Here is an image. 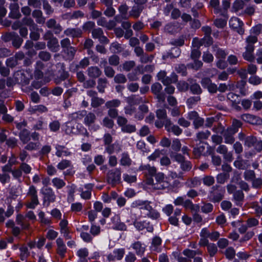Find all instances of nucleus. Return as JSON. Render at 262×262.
<instances>
[{
    "label": "nucleus",
    "instance_id": "f704fd0d",
    "mask_svg": "<svg viewBox=\"0 0 262 262\" xmlns=\"http://www.w3.org/2000/svg\"><path fill=\"white\" fill-rule=\"evenodd\" d=\"M40 145L41 144L39 141L30 142L25 147V149L29 151L36 150L39 148Z\"/></svg>",
    "mask_w": 262,
    "mask_h": 262
},
{
    "label": "nucleus",
    "instance_id": "20e7f679",
    "mask_svg": "<svg viewBox=\"0 0 262 262\" xmlns=\"http://www.w3.org/2000/svg\"><path fill=\"white\" fill-rule=\"evenodd\" d=\"M121 171L120 168H116L110 170L107 173V182L111 184L119 183L121 180Z\"/></svg>",
    "mask_w": 262,
    "mask_h": 262
},
{
    "label": "nucleus",
    "instance_id": "0e129e2a",
    "mask_svg": "<svg viewBox=\"0 0 262 262\" xmlns=\"http://www.w3.org/2000/svg\"><path fill=\"white\" fill-rule=\"evenodd\" d=\"M121 130L124 133H132L136 131V126L133 124H126L121 128Z\"/></svg>",
    "mask_w": 262,
    "mask_h": 262
},
{
    "label": "nucleus",
    "instance_id": "052dcab7",
    "mask_svg": "<svg viewBox=\"0 0 262 262\" xmlns=\"http://www.w3.org/2000/svg\"><path fill=\"white\" fill-rule=\"evenodd\" d=\"M205 38L199 39L198 38H194L192 41V46L195 48L199 49V48L204 43Z\"/></svg>",
    "mask_w": 262,
    "mask_h": 262
},
{
    "label": "nucleus",
    "instance_id": "37998d69",
    "mask_svg": "<svg viewBox=\"0 0 262 262\" xmlns=\"http://www.w3.org/2000/svg\"><path fill=\"white\" fill-rule=\"evenodd\" d=\"M113 253L117 260H120L125 254V250L123 248L116 249L114 250Z\"/></svg>",
    "mask_w": 262,
    "mask_h": 262
},
{
    "label": "nucleus",
    "instance_id": "b1692460",
    "mask_svg": "<svg viewBox=\"0 0 262 262\" xmlns=\"http://www.w3.org/2000/svg\"><path fill=\"white\" fill-rule=\"evenodd\" d=\"M77 124L74 123L73 122L68 121L66 123L65 132L67 134H76L77 133Z\"/></svg>",
    "mask_w": 262,
    "mask_h": 262
},
{
    "label": "nucleus",
    "instance_id": "2f4dec72",
    "mask_svg": "<svg viewBox=\"0 0 262 262\" xmlns=\"http://www.w3.org/2000/svg\"><path fill=\"white\" fill-rule=\"evenodd\" d=\"M19 138L21 141L25 144L30 140V134L27 129H23L19 133Z\"/></svg>",
    "mask_w": 262,
    "mask_h": 262
},
{
    "label": "nucleus",
    "instance_id": "9b49d317",
    "mask_svg": "<svg viewBox=\"0 0 262 262\" xmlns=\"http://www.w3.org/2000/svg\"><path fill=\"white\" fill-rule=\"evenodd\" d=\"M133 225L135 228L139 231L146 229L148 232H151L154 230L152 226L150 224L149 222L146 221L141 222L135 220L133 222Z\"/></svg>",
    "mask_w": 262,
    "mask_h": 262
},
{
    "label": "nucleus",
    "instance_id": "3c124183",
    "mask_svg": "<svg viewBox=\"0 0 262 262\" xmlns=\"http://www.w3.org/2000/svg\"><path fill=\"white\" fill-rule=\"evenodd\" d=\"M102 124L103 126L108 128H112L114 126V122L112 119L107 117H105L102 120Z\"/></svg>",
    "mask_w": 262,
    "mask_h": 262
},
{
    "label": "nucleus",
    "instance_id": "f3484780",
    "mask_svg": "<svg viewBox=\"0 0 262 262\" xmlns=\"http://www.w3.org/2000/svg\"><path fill=\"white\" fill-rule=\"evenodd\" d=\"M48 28L53 29L55 34H59L62 29L59 24L57 23L56 21L53 18L50 19L46 23Z\"/></svg>",
    "mask_w": 262,
    "mask_h": 262
},
{
    "label": "nucleus",
    "instance_id": "49530a36",
    "mask_svg": "<svg viewBox=\"0 0 262 262\" xmlns=\"http://www.w3.org/2000/svg\"><path fill=\"white\" fill-rule=\"evenodd\" d=\"M210 135V132L209 130L200 132L196 134L197 140L202 141L207 139Z\"/></svg>",
    "mask_w": 262,
    "mask_h": 262
},
{
    "label": "nucleus",
    "instance_id": "a19ab883",
    "mask_svg": "<svg viewBox=\"0 0 262 262\" xmlns=\"http://www.w3.org/2000/svg\"><path fill=\"white\" fill-rule=\"evenodd\" d=\"M52 182L53 186L57 189H60L66 185V183L64 181L58 178H55L53 179Z\"/></svg>",
    "mask_w": 262,
    "mask_h": 262
},
{
    "label": "nucleus",
    "instance_id": "7ed1b4c3",
    "mask_svg": "<svg viewBox=\"0 0 262 262\" xmlns=\"http://www.w3.org/2000/svg\"><path fill=\"white\" fill-rule=\"evenodd\" d=\"M43 195V204L47 207L49 206L50 203L54 202L55 200L56 195L51 188L45 187L41 190Z\"/></svg>",
    "mask_w": 262,
    "mask_h": 262
},
{
    "label": "nucleus",
    "instance_id": "e433bc0d",
    "mask_svg": "<svg viewBox=\"0 0 262 262\" xmlns=\"http://www.w3.org/2000/svg\"><path fill=\"white\" fill-rule=\"evenodd\" d=\"M121 101L120 100L115 99L107 101L105 103V106L107 108H115L120 106Z\"/></svg>",
    "mask_w": 262,
    "mask_h": 262
},
{
    "label": "nucleus",
    "instance_id": "bf43d9fd",
    "mask_svg": "<svg viewBox=\"0 0 262 262\" xmlns=\"http://www.w3.org/2000/svg\"><path fill=\"white\" fill-rule=\"evenodd\" d=\"M60 124L57 120H54L50 122L49 124V128L50 130L54 132L58 131L60 128Z\"/></svg>",
    "mask_w": 262,
    "mask_h": 262
},
{
    "label": "nucleus",
    "instance_id": "ea45409f",
    "mask_svg": "<svg viewBox=\"0 0 262 262\" xmlns=\"http://www.w3.org/2000/svg\"><path fill=\"white\" fill-rule=\"evenodd\" d=\"M156 116L159 120H164L165 124L166 120H169L167 118L166 111L165 109L158 110L156 112Z\"/></svg>",
    "mask_w": 262,
    "mask_h": 262
},
{
    "label": "nucleus",
    "instance_id": "864d4df0",
    "mask_svg": "<svg viewBox=\"0 0 262 262\" xmlns=\"http://www.w3.org/2000/svg\"><path fill=\"white\" fill-rule=\"evenodd\" d=\"M19 168L22 172H24L25 174H26L31 173V171L32 170L31 167L29 164L25 162H22L20 164Z\"/></svg>",
    "mask_w": 262,
    "mask_h": 262
},
{
    "label": "nucleus",
    "instance_id": "a878e982",
    "mask_svg": "<svg viewBox=\"0 0 262 262\" xmlns=\"http://www.w3.org/2000/svg\"><path fill=\"white\" fill-rule=\"evenodd\" d=\"M139 169L141 170H146V173H148L149 176H155L157 173V169L154 166H151L149 164L141 165L139 167Z\"/></svg>",
    "mask_w": 262,
    "mask_h": 262
},
{
    "label": "nucleus",
    "instance_id": "423d86ee",
    "mask_svg": "<svg viewBox=\"0 0 262 262\" xmlns=\"http://www.w3.org/2000/svg\"><path fill=\"white\" fill-rule=\"evenodd\" d=\"M164 246L162 245V239L159 236L154 237L151 241L149 249L151 253L157 254L162 252Z\"/></svg>",
    "mask_w": 262,
    "mask_h": 262
},
{
    "label": "nucleus",
    "instance_id": "5fc2aeb1",
    "mask_svg": "<svg viewBox=\"0 0 262 262\" xmlns=\"http://www.w3.org/2000/svg\"><path fill=\"white\" fill-rule=\"evenodd\" d=\"M71 162L68 160H62L57 165V168L60 170H63L71 166Z\"/></svg>",
    "mask_w": 262,
    "mask_h": 262
},
{
    "label": "nucleus",
    "instance_id": "69168bd1",
    "mask_svg": "<svg viewBox=\"0 0 262 262\" xmlns=\"http://www.w3.org/2000/svg\"><path fill=\"white\" fill-rule=\"evenodd\" d=\"M83 205L81 203L76 202L71 204V210L74 212H79L82 210Z\"/></svg>",
    "mask_w": 262,
    "mask_h": 262
},
{
    "label": "nucleus",
    "instance_id": "de8ad7c7",
    "mask_svg": "<svg viewBox=\"0 0 262 262\" xmlns=\"http://www.w3.org/2000/svg\"><path fill=\"white\" fill-rule=\"evenodd\" d=\"M142 102H143V100L141 97H136L135 96L129 97L127 100L128 104L132 105L138 104Z\"/></svg>",
    "mask_w": 262,
    "mask_h": 262
},
{
    "label": "nucleus",
    "instance_id": "9d476101",
    "mask_svg": "<svg viewBox=\"0 0 262 262\" xmlns=\"http://www.w3.org/2000/svg\"><path fill=\"white\" fill-rule=\"evenodd\" d=\"M243 25V22L236 17H232L229 20L230 27L240 34L244 33V30L242 28Z\"/></svg>",
    "mask_w": 262,
    "mask_h": 262
},
{
    "label": "nucleus",
    "instance_id": "0eeeda50",
    "mask_svg": "<svg viewBox=\"0 0 262 262\" xmlns=\"http://www.w3.org/2000/svg\"><path fill=\"white\" fill-rule=\"evenodd\" d=\"M13 77L16 79L18 83L27 84L31 78V75L27 71H18L14 74Z\"/></svg>",
    "mask_w": 262,
    "mask_h": 262
},
{
    "label": "nucleus",
    "instance_id": "a18cd8bd",
    "mask_svg": "<svg viewBox=\"0 0 262 262\" xmlns=\"http://www.w3.org/2000/svg\"><path fill=\"white\" fill-rule=\"evenodd\" d=\"M104 102L105 101L103 99L97 97L92 98L91 105L93 107L96 108L103 104Z\"/></svg>",
    "mask_w": 262,
    "mask_h": 262
},
{
    "label": "nucleus",
    "instance_id": "f8f14e48",
    "mask_svg": "<svg viewBox=\"0 0 262 262\" xmlns=\"http://www.w3.org/2000/svg\"><path fill=\"white\" fill-rule=\"evenodd\" d=\"M236 133V130H232L229 128L225 130L223 134V136L225 140V143L228 144H233L235 141L233 136Z\"/></svg>",
    "mask_w": 262,
    "mask_h": 262
},
{
    "label": "nucleus",
    "instance_id": "4c0bfd02",
    "mask_svg": "<svg viewBox=\"0 0 262 262\" xmlns=\"http://www.w3.org/2000/svg\"><path fill=\"white\" fill-rule=\"evenodd\" d=\"M132 160L127 152H123L122 154L120 159V164L123 166H129L131 164Z\"/></svg>",
    "mask_w": 262,
    "mask_h": 262
},
{
    "label": "nucleus",
    "instance_id": "4468645a",
    "mask_svg": "<svg viewBox=\"0 0 262 262\" xmlns=\"http://www.w3.org/2000/svg\"><path fill=\"white\" fill-rule=\"evenodd\" d=\"M165 127L167 132H171L176 136L182 133V129L177 125H173L170 120H166Z\"/></svg>",
    "mask_w": 262,
    "mask_h": 262
},
{
    "label": "nucleus",
    "instance_id": "72a5a7b5",
    "mask_svg": "<svg viewBox=\"0 0 262 262\" xmlns=\"http://www.w3.org/2000/svg\"><path fill=\"white\" fill-rule=\"evenodd\" d=\"M178 27L177 25L173 23H168L164 27V31L168 33L173 34L177 32Z\"/></svg>",
    "mask_w": 262,
    "mask_h": 262
},
{
    "label": "nucleus",
    "instance_id": "4be33fe9",
    "mask_svg": "<svg viewBox=\"0 0 262 262\" xmlns=\"http://www.w3.org/2000/svg\"><path fill=\"white\" fill-rule=\"evenodd\" d=\"M47 47L53 52H58L60 49L58 39L56 37H52L48 41Z\"/></svg>",
    "mask_w": 262,
    "mask_h": 262
},
{
    "label": "nucleus",
    "instance_id": "6e6552de",
    "mask_svg": "<svg viewBox=\"0 0 262 262\" xmlns=\"http://www.w3.org/2000/svg\"><path fill=\"white\" fill-rule=\"evenodd\" d=\"M128 7L126 4H122L118 7V11L119 14L115 17V19L116 21L120 23L122 19H127L129 18V15H127V11Z\"/></svg>",
    "mask_w": 262,
    "mask_h": 262
},
{
    "label": "nucleus",
    "instance_id": "79ce46f5",
    "mask_svg": "<svg viewBox=\"0 0 262 262\" xmlns=\"http://www.w3.org/2000/svg\"><path fill=\"white\" fill-rule=\"evenodd\" d=\"M254 50H250L246 49V51L243 53V56L244 58L250 62L253 61L254 60V56L253 54Z\"/></svg>",
    "mask_w": 262,
    "mask_h": 262
},
{
    "label": "nucleus",
    "instance_id": "338daca9",
    "mask_svg": "<svg viewBox=\"0 0 262 262\" xmlns=\"http://www.w3.org/2000/svg\"><path fill=\"white\" fill-rule=\"evenodd\" d=\"M126 80L125 75L122 74H118L114 77V81L117 83H124Z\"/></svg>",
    "mask_w": 262,
    "mask_h": 262
},
{
    "label": "nucleus",
    "instance_id": "4d7b16f0",
    "mask_svg": "<svg viewBox=\"0 0 262 262\" xmlns=\"http://www.w3.org/2000/svg\"><path fill=\"white\" fill-rule=\"evenodd\" d=\"M229 177L227 173H221L217 176L216 181L219 183L223 184L228 180Z\"/></svg>",
    "mask_w": 262,
    "mask_h": 262
},
{
    "label": "nucleus",
    "instance_id": "f03ea898",
    "mask_svg": "<svg viewBox=\"0 0 262 262\" xmlns=\"http://www.w3.org/2000/svg\"><path fill=\"white\" fill-rule=\"evenodd\" d=\"M150 204V202L145 201L144 205L139 209L141 213L144 217H148L153 220L158 219L160 217V213L156 210L153 209Z\"/></svg>",
    "mask_w": 262,
    "mask_h": 262
},
{
    "label": "nucleus",
    "instance_id": "c03bdc74",
    "mask_svg": "<svg viewBox=\"0 0 262 262\" xmlns=\"http://www.w3.org/2000/svg\"><path fill=\"white\" fill-rule=\"evenodd\" d=\"M244 3L242 0H236L232 6V11L234 12H237L239 10L243 8Z\"/></svg>",
    "mask_w": 262,
    "mask_h": 262
},
{
    "label": "nucleus",
    "instance_id": "393cba45",
    "mask_svg": "<svg viewBox=\"0 0 262 262\" xmlns=\"http://www.w3.org/2000/svg\"><path fill=\"white\" fill-rule=\"evenodd\" d=\"M101 73V71L97 67H91L88 69V74L91 78H97Z\"/></svg>",
    "mask_w": 262,
    "mask_h": 262
},
{
    "label": "nucleus",
    "instance_id": "6e6d98bb",
    "mask_svg": "<svg viewBox=\"0 0 262 262\" xmlns=\"http://www.w3.org/2000/svg\"><path fill=\"white\" fill-rule=\"evenodd\" d=\"M38 204V197L31 198V201L27 203L26 206L28 208L34 209Z\"/></svg>",
    "mask_w": 262,
    "mask_h": 262
},
{
    "label": "nucleus",
    "instance_id": "aec40b11",
    "mask_svg": "<svg viewBox=\"0 0 262 262\" xmlns=\"http://www.w3.org/2000/svg\"><path fill=\"white\" fill-rule=\"evenodd\" d=\"M9 8L10 12L9 15L12 18H18L20 17L21 14L19 11V6L17 3H12L10 5Z\"/></svg>",
    "mask_w": 262,
    "mask_h": 262
},
{
    "label": "nucleus",
    "instance_id": "09e8293b",
    "mask_svg": "<svg viewBox=\"0 0 262 262\" xmlns=\"http://www.w3.org/2000/svg\"><path fill=\"white\" fill-rule=\"evenodd\" d=\"M170 157L172 159L179 163H182L185 160V159L183 156L178 153H171Z\"/></svg>",
    "mask_w": 262,
    "mask_h": 262
},
{
    "label": "nucleus",
    "instance_id": "e2e57ef3",
    "mask_svg": "<svg viewBox=\"0 0 262 262\" xmlns=\"http://www.w3.org/2000/svg\"><path fill=\"white\" fill-rule=\"evenodd\" d=\"M80 237L82 240L86 243H91L93 240L92 235L86 232L81 231L80 233Z\"/></svg>",
    "mask_w": 262,
    "mask_h": 262
},
{
    "label": "nucleus",
    "instance_id": "412c9836",
    "mask_svg": "<svg viewBox=\"0 0 262 262\" xmlns=\"http://www.w3.org/2000/svg\"><path fill=\"white\" fill-rule=\"evenodd\" d=\"M257 41V37L255 35H250L246 39V46L245 47L246 49L250 50H254V45Z\"/></svg>",
    "mask_w": 262,
    "mask_h": 262
},
{
    "label": "nucleus",
    "instance_id": "1a4fd4ad",
    "mask_svg": "<svg viewBox=\"0 0 262 262\" xmlns=\"http://www.w3.org/2000/svg\"><path fill=\"white\" fill-rule=\"evenodd\" d=\"M201 83L202 86L207 89L209 93H215L217 91V86L214 83L212 82L211 79L209 78H203Z\"/></svg>",
    "mask_w": 262,
    "mask_h": 262
},
{
    "label": "nucleus",
    "instance_id": "f257e3e1",
    "mask_svg": "<svg viewBox=\"0 0 262 262\" xmlns=\"http://www.w3.org/2000/svg\"><path fill=\"white\" fill-rule=\"evenodd\" d=\"M155 182L152 179L148 180V184H151L152 187L156 189H163L167 188L169 184L166 180V178L163 173L159 172L156 174L155 176Z\"/></svg>",
    "mask_w": 262,
    "mask_h": 262
},
{
    "label": "nucleus",
    "instance_id": "2eb2a0df",
    "mask_svg": "<svg viewBox=\"0 0 262 262\" xmlns=\"http://www.w3.org/2000/svg\"><path fill=\"white\" fill-rule=\"evenodd\" d=\"M57 245V253L61 257H63L67 252V247L63 241L60 237L58 238L56 241Z\"/></svg>",
    "mask_w": 262,
    "mask_h": 262
},
{
    "label": "nucleus",
    "instance_id": "603ef678",
    "mask_svg": "<svg viewBox=\"0 0 262 262\" xmlns=\"http://www.w3.org/2000/svg\"><path fill=\"white\" fill-rule=\"evenodd\" d=\"M110 50L113 53H120L123 50L121 45L117 42H113L111 44Z\"/></svg>",
    "mask_w": 262,
    "mask_h": 262
},
{
    "label": "nucleus",
    "instance_id": "a211bd4d",
    "mask_svg": "<svg viewBox=\"0 0 262 262\" xmlns=\"http://www.w3.org/2000/svg\"><path fill=\"white\" fill-rule=\"evenodd\" d=\"M144 8L143 6L134 5L129 11V17H132L135 19L138 18L140 16Z\"/></svg>",
    "mask_w": 262,
    "mask_h": 262
},
{
    "label": "nucleus",
    "instance_id": "5701e85b",
    "mask_svg": "<svg viewBox=\"0 0 262 262\" xmlns=\"http://www.w3.org/2000/svg\"><path fill=\"white\" fill-rule=\"evenodd\" d=\"M64 34L72 37H78L82 34V31L79 28H68L64 31Z\"/></svg>",
    "mask_w": 262,
    "mask_h": 262
},
{
    "label": "nucleus",
    "instance_id": "c9c22d12",
    "mask_svg": "<svg viewBox=\"0 0 262 262\" xmlns=\"http://www.w3.org/2000/svg\"><path fill=\"white\" fill-rule=\"evenodd\" d=\"M107 80L106 78H99L98 80L97 89L100 93H103L106 87Z\"/></svg>",
    "mask_w": 262,
    "mask_h": 262
},
{
    "label": "nucleus",
    "instance_id": "58836bf2",
    "mask_svg": "<svg viewBox=\"0 0 262 262\" xmlns=\"http://www.w3.org/2000/svg\"><path fill=\"white\" fill-rule=\"evenodd\" d=\"M183 254L188 258H194L196 255L201 254V251L199 250H192L190 249H186L183 251Z\"/></svg>",
    "mask_w": 262,
    "mask_h": 262
},
{
    "label": "nucleus",
    "instance_id": "473e14b6",
    "mask_svg": "<svg viewBox=\"0 0 262 262\" xmlns=\"http://www.w3.org/2000/svg\"><path fill=\"white\" fill-rule=\"evenodd\" d=\"M21 23L22 25H25L30 27V30H35L36 29L37 25L31 18L27 17H24L22 19Z\"/></svg>",
    "mask_w": 262,
    "mask_h": 262
},
{
    "label": "nucleus",
    "instance_id": "680f3d73",
    "mask_svg": "<svg viewBox=\"0 0 262 262\" xmlns=\"http://www.w3.org/2000/svg\"><path fill=\"white\" fill-rule=\"evenodd\" d=\"M226 257L229 259H233L235 255V251L232 247H228L225 251Z\"/></svg>",
    "mask_w": 262,
    "mask_h": 262
},
{
    "label": "nucleus",
    "instance_id": "ddd939ff",
    "mask_svg": "<svg viewBox=\"0 0 262 262\" xmlns=\"http://www.w3.org/2000/svg\"><path fill=\"white\" fill-rule=\"evenodd\" d=\"M130 247L135 251L137 255L142 256L145 252L146 246L144 244L140 241L132 243Z\"/></svg>",
    "mask_w": 262,
    "mask_h": 262
},
{
    "label": "nucleus",
    "instance_id": "13d9d810",
    "mask_svg": "<svg viewBox=\"0 0 262 262\" xmlns=\"http://www.w3.org/2000/svg\"><path fill=\"white\" fill-rule=\"evenodd\" d=\"M79 134L86 137L89 136V133L86 129L81 124L77 123L76 134Z\"/></svg>",
    "mask_w": 262,
    "mask_h": 262
},
{
    "label": "nucleus",
    "instance_id": "bb28decb",
    "mask_svg": "<svg viewBox=\"0 0 262 262\" xmlns=\"http://www.w3.org/2000/svg\"><path fill=\"white\" fill-rule=\"evenodd\" d=\"M48 111V108L43 105H37L29 108V111L32 113H36L37 112L40 113H46Z\"/></svg>",
    "mask_w": 262,
    "mask_h": 262
},
{
    "label": "nucleus",
    "instance_id": "c756f323",
    "mask_svg": "<svg viewBox=\"0 0 262 262\" xmlns=\"http://www.w3.org/2000/svg\"><path fill=\"white\" fill-rule=\"evenodd\" d=\"M84 13L80 10L73 12L72 13H66L64 15L65 18L77 19L83 17Z\"/></svg>",
    "mask_w": 262,
    "mask_h": 262
},
{
    "label": "nucleus",
    "instance_id": "c85d7f7f",
    "mask_svg": "<svg viewBox=\"0 0 262 262\" xmlns=\"http://www.w3.org/2000/svg\"><path fill=\"white\" fill-rule=\"evenodd\" d=\"M257 138L253 136H249L245 138L244 145L248 147H255Z\"/></svg>",
    "mask_w": 262,
    "mask_h": 262
},
{
    "label": "nucleus",
    "instance_id": "dca6fc26",
    "mask_svg": "<svg viewBox=\"0 0 262 262\" xmlns=\"http://www.w3.org/2000/svg\"><path fill=\"white\" fill-rule=\"evenodd\" d=\"M56 149L55 155L58 157H68L71 155V152L66 147L57 144L55 146Z\"/></svg>",
    "mask_w": 262,
    "mask_h": 262
},
{
    "label": "nucleus",
    "instance_id": "8fccbe9b",
    "mask_svg": "<svg viewBox=\"0 0 262 262\" xmlns=\"http://www.w3.org/2000/svg\"><path fill=\"white\" fill-rule=\"evenodd\" d=\"M180 168L183 171H188L192 168V164L191 162L188 160H185L180 164Z\"/></svg>",
    "mask_w": 262,
    "mask_h": 262
},
{
    "label": "nucleus",
    "instance_id": "cd10ccee",
    "mask_svg": "<svg viewBox=\"0 0 262 262\" xmlns=\"http://www.w3.org/2000/svg\"><path fill=\"white\" fill-rule=\"evenodd\" d=\"M86 114L85 111H79L75 113L70 114L69 115V118L70 120V121H76L78 119H81L83 116Z\"/></svg>",
    "mask_w": 262,
    "mask_h": 262
},
{
    "label": "nucleus",
    "instance_id": "6ab92c4d",
    "mask_svg": "<svg viewBox=\"0 0 262 262\" xmlns=\"http://www.w3.org/2000/svg\"><path fill=\"white\" fill-rule=\"evenodd\" d=\"M241 118L244 121L252 124H259L261 121L259 117L249 114L243 115Z\"/></svg>",
    "mask_w": 262,
    "mask_h": 262
},
{
    "label": "nucleus",
    "instance_id": "774afa93",
    "mask_svg": "<svg viewBox=\"0 0 262 262\" xmlns=\"http://www.w3.org/2000/svg\"><path fill=\"white\" fill-rule=\"evenodd\" d=\"M248 81L250 84L256 85L261 83V79L258 76L253 75L249 78Z\"/></svg>",
    "mask_w": 262,
    "mask_h": 262
},
{
    "label": "nucleus",
    "instance_id": "39448f33",
    "mask_svg": "<svg viewBox=\"0 0 262 262\" xmlns=\"http://www.w3.org/2000/svg\"><path fill=\"white\" fill-rule=\"evenodd\" d=\"M83 123L84 124L89 127L90 129H92L94 131L98 130L100 128L99 125H92L96 120V116L95 114L92 112H89L87 114H85Z\"/></svg>",
    "mask_w": 262,
    "mask_h": 262
},
{
    "label": "nucleus",
    "instance_id": "7c9ffc66",
    "mask_svg": "<svg viewBox=\"0 0 262 262\" xmlns=\"http://www.w3.org/2000/svg\"><path fill=\"white\" fill-rule=\"evenodd\" d=\"M32 16L36 19L37 23L43 24L45 22V19L42 16V13L39 10H35L33 11Z\"/></svg>",
    "mask_w": 262,
    "mask_h": 262
}]
</instances>
